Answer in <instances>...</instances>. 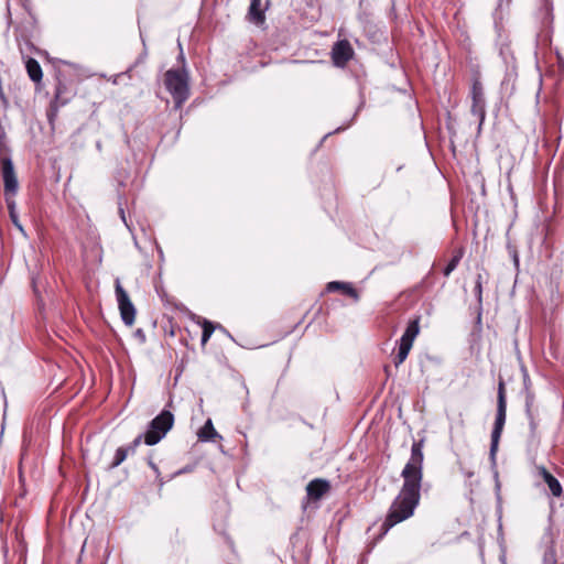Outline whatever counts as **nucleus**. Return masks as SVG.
I'll return each instance as SVG.
<instances>
[{
    "mask_svg": "<svg viewBox=\"0 0 564 564\" xmlns=\"http://www.w3.org/2000/svg\"><path fill=\"white\" fill-rule=\"evenodd\" d=\"M525 414L529 420L530 425V436L532 440H535L538 437V426H539V420H538V413L534 410V398L532 394H528L525 399Z\"/></svg>",
    "mask_w": 564,
    "mask_h": 564,
    "instance_id": "nucleus-13",
    "label": "nucleus"
},
{
    "mask_svg": "<svg viewBox=\"0 0 564 564\" xmlns=\"http://www.w3.org/2000/svg\"><path fill=\"white\" fill-rule=\"evenodd\" d=\"M7 135L6 131L0 128V170L2 178L4 180V171L7 167V164L9 163L11 171L13 174H15L13 162L11 160V150L9 145L7 144Z\"/></svg>",
    "mask_w": 564,
    "mask_h": 564,
    "instance_id": "nucleus-12",
    "label": "nucleus"
},
{
    "mask_svg": "<svg viewBox=\"0 0 564 564\" xmlns=\"http://www.w3.org/2000/svg\"><path fill=\"white\" fill-rule=\"evenodd\" d=\"M198 440L202 442H214L216 438L221 440V435L217 433L210 419L197 432Z\"/></svg>",
    "mask_w": 564,
    "mask_h": 564,
    "instance_id": "nucleus-18",
    "label": "nucleus"
},
{
    "mask_svg": "<svg viewBox=\"0 0 564 564\" xmlns=\"http://www.w3.org/2000/svg\"><path fill=\"white\" fill-rule=\"evenodd\" d=\"M133 336H134V338H137L139 340L140 344H144L147 341L145 333L141 328H138L134 332Z\"/></svg>",
    "mask_w": 564,
    "mask_h": 564,
    "instance_id": "nucleus-26",
    "label": "nucleus"
},
{
    "mask_svg": "<svg viewBox=\"0 0 564 564\" xmlns=\"http://www.w3.org/2000/svg\"><path fill=\"white\" fill-rule=\"evenodd\" d=\"M0 98H1L3 101H6V97H4V94H3V91H2V88H1V87H0Z\"/></svg>",
    "mask_w": 564,
    "mask_h": 564,
    "instance_id": "nucleus-28",
    "label": "nucleus"
},
{
    "mask_svg": "<svg viewBox=\"0 0 564 564\" xmlns=\"http://www.w3.org/2000/svg\"><path fill=\"white\" fill-rule=\"evenodd\" d=\"M202 327H203V333H202L200 341H202V345L204 346L209 340L210 336L213 335V333L215 330V326L210 321L204 319Z\"/></svg>",
    "mask_w": 564,
    "mask_h": 564,
    "instance_id": "nucleus-23",
    "label": "nucleus"
},
{
    "mask_svg": "<svg viewBox=\"0 0 564 564\" xmlns=\"http://www.w3.org/2000/svg\"><path fill=\"white\" fill-rule=\"evenodd\" d=\"M507 417V398H506V386L502 379L499 380L498 383V393H497V413L494 423V429L491 432V443H490V457L495 459L496 453L498 451L500 437L503 431V426Z\"/></svg>",
    "mask_w": 564,
    "mask_h": 564,
    "instance_id": "nucleus-3",
    "label": "nucleus"
},
{
    "mask_svg": "<svg viewBox=\"0 0 564 564\" xmlns=\"http://www.w3.org/2000/svg\"><path fill=\"white\" fill-rule=\"evenodd\" d=\"M420 319L421 317L416 316L414 319L408 323V326L400 338L398 354L393 359L395 367H399L406 359L413 346V341L420 333Z\"/></svg>",
    "mask_w": 564,
    "mask_h": 564,
    "instance_id": "nucleus-7",
    "label": "nucleus"
},
{
    "mask_svg": "<svg viewBox=\"0 0 564 564\" xmlns=\"http://www.w3.org/2000/svg\"><path fill=\"white\" fill-rule=\"evenodd\" d=\"M248 19L249 21L260 24L264 22V12L261 10V0H251L250 7L248 10Z\"/></svg>",
    "mask_w": 564,
    "mask_h": 564,
    "instance_id": "nucleus-20",
    "label": "nucleus"
},
{
    "mask_svg": "<svg viewBox=\"0 0 564 564\" xmlns=\"http://www.w3.org/2000/svg\"><path fill=\"white\" fill-rule=\"evenodd\" d=\"M35 28H36L35 21L32 20L30 22V30L28 33L22 28L17 29L15 39L19 43L20 52L22 55H24V47L22 46V42L29 51H32L34 48V45H33L31 39H32L33 31L35 30Z\"/></svg>",
    "mask_w": 564,
    "mask_h": 564,
    "instance_id": "nucleus-15",
    "label": "nucleus"
},
{
    "mask_svg": "<svg viewBox=\"0 0 564 564\" xmlns=\"http://www.w3.org/2000/svg\"><path fill=\"white\" fill-rule=\"evenodd\" d=\"M471 100L470 112L473 116L478 118V131L481 130L482 124L486 120V98L484 85L478 76H474L471 79V87L469 91Z\"/></svg>",
    "mask_w": 564,
    "mask_h": 564,
    "instance_id": "nucleus-6",
    "label": "nucleus"
},
{
    "mask_svg": "<svg viewBox=\"0 0 564 564\" xmlns=\"http://www.w3.org/2000/svg\"><path fill=\"white\" fill-rule=\"evenodd\" d=\"M74 95L73 89L66 83L57 78L54 98L51 101V109L57 111L61 107L68 104Z\"/></svg>",
    "mask_w": 564,
    "mask_h": 564,
    "instance_id": "nucleus-10",
    "label": "nucleus"
},
{
    "mask_svg": "<svg viewBox=\"0 0 564 564\" xmlns=\"http://www.w3.org/2000/svg\"><path fill=\"white\" fill-rule=\"evenodd\" d=\"M538 475L544 480L554 497L560 498L563 495L562 485L544 466L538 467Z\"/></svg>",
    "mask_w": 564,
    "mask_h": 564,
    "instance_id": "nucleus-14",
    "label": "nucleus"
},
{
    "mask_svg": "<svg viewBox=\"0 0 564 564\" xmlns=\"http://www.w3.org/2000/svg\"><path fill=\"white\" fill-rule=\"evenodd\" d=\"M120 213H121V217H122V219H123V221H124V220H126V219H124V212L121 209V210H120Z\"/></svg>",
    "mask_w": 564,
    "mask_h": 564,
    "instance_id": "nucleus-29",
    "label": "nucleus"
},
{
    "mask_svg": "<svg viewBox=\"0 0 564 564\" xmlns=\"http://www.w3.org/2000/svg\"><path fill=\"white\" fill-rule=\"evenodd\" d=\"M423 446L424 440L414 441L411 446V456L401 471L403 485L399 495L392 501L388 514L381 525L386 534L395 524L413 516L421 498L423 479Z\"/></svg>",
    "mask_w": 564,
    "mask_h": 564,
    "instance_id": "nucleus-1",
    "label": "nucleus"
},
{
    "mask_svg": "<svg viewBox=\"0 0 564 564\" xmlns=\"http://www.w3.org/2000/svg\"><path fill=\"white\" fill-rule=\"evenodd\" d=\"M180 59H182L183 64L185 63L183 53L180 54ZM163 83L173 98L174 108L181 109L189 98V78L185 66L166 70Z\"/></svg>",
    "mask_w": 564,
    "mask_h": 564,
    "instance_id": "nucleus-2",
    "label": "nucleus"
},
{
    "mask_svg": "<svg viewBox=\"0 0 564 564\" xmlns=\"http://www.w3.org/2000/svg\"><path fill=\"white\" fill-rule=\"evenodd\" d=\"M332 489L330 482L324 478H315L306 486V497L308 500L318 501Z\"/></svg>",
    "mask_w": 564,
    "mask_h": 564,
    "instance_id": "nucleus-11",
    "label": "nucleus"
},
{
    "mask_svg": "<svg viewBox=\"0 0 564 564\" xmlns=\"http://www.w3.org/2000/svg\"><path fill=\"white\" fill-rule=\"evenodd\" d=\"M174 415L169 410L161 411L148 426L144 433V443L149 446L158 444L173 427Z\"/></svg>",
    "mask_w": 564,
    "mask_h": 564,
    "instance_id": "nucleus-4",
    "label": "nucleus"
},
{
    "mask_svg": "<svg viewBox=\"0 0 564 564\" xmlns=\"http://www.w3.org/2000/svg\"><path fill=\"white\" fill-rule=\"evenodd\" d=\"M25 69H26V73L32 82H34L35 84H39L42 82L43 72H42V67H41L40 63L36 59L29 57L25 61Z\"/></svg>",
    "mask_w": 564,
    "mask_h": 564,
    "instance_id": "nucleus-19",
    "label": "nucleus"
},
{
    "mask_svg": "<svg viewBox=\"0 0 564 564\" xmlns=\"http://www.w3.org/2000/svg\"><path fill=\"white\" fill-rule=\"evenodd\" d=\"M115 292L120 310L121 319L127 326H131L134 323L137 311L127 291L122 288L119 279L116 280Z\"/></svg>",
    "mask_w": 564,
    "mask_h": 564,
    "instance_id": "nucleus-8",
    "label": "nucleus"
},
{
    "mask_svg": "<svg viewBox=\"0 0 564 564\" xmlns=\"http://www.w3.org/2000/svg\"><path fill=\"white\" fill-rule=\"evenodd\" d=\"M326 290L328 292L341 291L345 295L352 297L354 300H358L359 297L356 289L350 283L347 282L332 281L327 283Z\"/></svg>",
    "mask_w": 564,
    "mask_h": 564,
    "instance_id": "nucleus-17",
    "label": "nucleus"
},
{
    "mask_svg": "<svg viewBox=\"0 0 564 564\" xmlns=\"http://www.w3.org/2000/svg\"><path fill=\"white\" fill-rule=\"evenodd\" d=\"M484 273H477L474 293L478 303L477 323H481V311H482V285L488 281V273L482 270Z\"/></svg>",
    "mask_w": 564,
    "mask_h": 564,
    "instance_id": "nucleus-16",
    "label": "nucleus"
},
{
    "mask_svg": "<svg viewBox=\"0 0 564 564\" xmlns=\"http://www.w3.org/2000/svg\"><path fill=\"white\" fill-rule=\"evenodd\" d=\"M354 56V48L349 41L341 40L332 48V62L337 67H345Z\"/></svg>",
    "mask_w": 564,
    "mask_h": 564,
    "instance_id": "nucleus-9",
    "label": "nucleus"
},
{
    "mask_svg": "<svg viewBox=\"0 0 564 564\" xmlns=\"http://www.w3.org/2000/svg\"><path fill=\"white\" fill-rule=\"evenodd\" d=\"M128 456V449H124V446L118 447L113 455L112 462L109 465V469H115L119 465H121Z\"/></svg>",
    "mask_w": 564,
    "mask_h": 564,
    "instance_id": "nucleus-22",
    "label": "nucleus"
},
{
    "mask_svg": "<svg viewBox=\"0 0 564 564\" xmlns=\"http://www.w3.org/2000/svg\"><path fill=\"white\" fill-rule=\"evenodd\" d=\"M3 191H4V197H6L9 216H10L12 224L22 234L25 235V231L19 220V216H18L17 208H15L17 204L14 200V196L17 195V193L19 191V181L17 177V174L12 173L9 163L7 164V167L4 171Z\"/></svg>",
    "mask_w": 564,
    "mask_h": 564,
    "instance_id": "nucleus-5",
    "label": "nucleus"
},
{
    "mask_svg": "<svg viewBox=\"0 0 564 564\" xmlns=\"http://www.w3.org/2000/svg\"><path fill=\"white\" fill-rule=\"evenodd\" d=\"M142 440L144 441V434H139L124 449H128V454H134Z\"/></svg>",
    "mask_w": 564,
    "mask_h": 564,
    "instance_id": "nucleus-24",
    "label": "nucleus"
},
{
    "mask_svg": "<svg viewBox=\"0 0 564 564\" xmlns=\"http://www.w3.org/2000/svg\"><path fill=\"white\" fill-rule=\"evenodd\" d=\"M464 256V249L458 248L454 251L452 259L448 261L446 267L443 269V274L448 276L459 264L462 258Z\"/></svg>",
    "mask_w": 564,
    "mask_h": 564,
    "instance_id": "nucleus-21",
    "label": "nucleus"
},
{
    "mask_svg": "<svg viewBox=\"0 0 564 564\" xmlns=\"http://www.w3.org/2000/svg\"><path fill=\"white\" fill-rule=\"evenodd\" d=\"M193 470V467L192 466H185L184 468L177 470L174 473V476H178V475H183L185 473H189Z\"/></svg>",
    "mask_w": 564,
    "mask_h": 564,
    "instance_id": "nucleus-27",
    "label": "nucleus"
},
{
    "mask_svg": "<svg viewBox=\"0 0 564 564\" xmlns=\"http://www.w3.org/2000/svg\"><path fill=\"white\" fill-rule=\"evenodd\" d=\"M148 465H149V466H150V468L155 473L156 478L159 479V484H160V486H163V484H164V482H163V480L160 478L161 473H160V469H159L158 465H156L152 459H149V460H148Z\"/></svg>",
    "mask_w": 564,
    "mask_h": 564,
    "instance_id": "nucleus-25",
    "label": "nucleus"
}]
</instances>
